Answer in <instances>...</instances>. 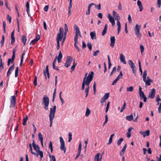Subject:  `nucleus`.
Here are the masks:
<instances>
[{
	"label": "nucleus",
	"instance_id": "nucleus-1",
	"mask_svg": "<svg viewBox=\"0 0 161 161\" xmlns=\"http://www.w3.org/2000/svg\"><path fill=\"white\" fill-rule=\"evenodd\" d=\"M113 15L114 18L116 20H117V25L118 26V35L119 34L121 29V24L119 21L120 19V17L118 14L115 11L113 10Z\"/></svg>",
	"mask_w": 161,
	"mask_h": 161
},
{
	"label": "nucleus",
	"instance_id": "nucleus-2",
	"mask_svg": "<svg viewBox=\"0 0 161 161\" xmlns=\"http://www.w3.org/2000/svg\"><path fill=\"white\" fill-rule=\"evenodd\" d=\"M49 103V98L46 95H44L42 98V104L44 106V109L45 110H48Z\"/></svg>",
	"mask_w": 161,
	"mask_h": 161
},
{
	"label": "nucleus",
	"instance_id": "nucleus-3",
	"mask_svg": "<svg viewBox=\"0 0 161 161\" xmlns=\"http://www.w3.org/2000/svg\"><path fill=\"white\" fill-rule=\"evenodd\" d=\"M141 27V25L138 24L136 25L134 28L135 32L137 37L140 40L142 37V34L140 33V31Z\"/></svg>",
	"mask_w": 161,
	"mask_h": 161
},
{
	"label": "nucleus",
	"instance_id": "nucleus-4",
	"mask_svg": "<svg viewBox=\"0 0 161 161\" xmlns=\"http://www.w3.org/2000/svg\"><path fill=\"white\" fill-rule=\"evenodd\" d=\"M128 63L130 67L132 69L133 73L134 75L135 76H136V69L134 64L131 60H129L128 61Z\"/></svg>",
	"mask_w": 161,
	"mask_h": 161
},
{
	"label": "nucleus",
	"instance_id": "nucleus-5",
	"mask_svg": "<svg viewBox=\"0 0 161 161\" xmlns=\"http://www.w3.org/2000/svg\"><path fill=\"white\" fill-rule=\"evenodd\" d=\"M16 49L15 48H14L13 51V55L12 57L11 58H9L8 61L7 65L8 66H9L10 63H12L15 59V54L16 52Z\"/></svg>",
	"mask_w": 161,
	"mask_h": 161
},
{
	"label": "nucleus",
	"instance_id": "nucleus-6",
	"mask_svg": "<svg viewBox=\"0 0 161 161\" xmlns=\"http://www.w3.org/2000/svg\"><path fill=\"white\" fill-rule=\"evenodd\" d=\"M60 141V148L61 150L64 151V153H65L66 148L65 146V143L64 140L62 137L61 136L59 137Z\"/></svg>",
	"mask_w": 161,
	"mask_h": 161
},
{
	"label": "nucleus",
	"instance_id": "nucleus-7",
	"mask_svg": "<svg viewBox=\"0 0 161 161\" xmlns=\"http://www.w3.org/2000/svg\"><path fill=\"white\" fill-rule=\"evenodd\" d=\"M50 113L49 115V118H54L55 113L56 109V107L54 106L53 108H50Z\"/></svg>",
	"mask_w": 161,
	"mask_h": 161
},
{
	"label": "nucleus",
	"instance_id": "nucleus-8",
	"mask_svg": "<svg viewBox=\"0 0 161 161\" xmlns=\"http://www.w3.org/2000/svg\"><path fill=\"white\" fill-rule=\"evenodd\" d=\"M73 60V58L70 56L67 57L66 60V63L65 64L64 66L66 68H68L70 66Z\"/></svg>",
	"mask_w": 161,
	"mask_h": 161
},
{
	"label": "nucleus",
	"instance_id": "nucleus-9",
	"mask_svg": "<svg viewBox=\"0 0 161 161\" xmlns=\"http://www.w3.org/2000/svg\"><path fill=\"white\" fill-rule=\"evenodd\" d=\"M94 73L93 71H91L89 73L87 77V79L86 82L88 83H90L94 77Z\"/></svg>",
	"mask_w": 161,
	"mask_h": 161
},
{
	"label": "nucleus",
	"instance_id": "nucleus-10",
	"mask_svg": "<svg viewBox=\"0 0 161 161\" xmlns=\"http://www.w3.org/2000/svg\"><path fill=\"white\" fill-rule=\"evenodd\" d=\"M109 93H105L104 96L101 99V105H103V103L106 102V100L109 97Z\"/></svg>",
	"mask_w": 161,
	"mask_h": 161
},
{
	"label": "nucleus",
	"instance_id": "nucleus-11",
	"mask_svg": "<svg viewBox=\"0 0 161 161\" xmlns=\"http://www.w3.org/2000/svg\"><path fill=\"white\" fill-rule=\"evenodd\" d=\"M16 102V97L14 95L12 97V98L10 100V103L11 104L10 105V107L13 108L14 107L15 105Z\"/></svg>",
	"mask_w": 161,
	"mask_h": 161
},
{
	"label": "nucleus",
	"instance_id": "nucleus-12",
	"mask_svg": "<svg viewBox=\"0 0 161 161\" xmlns=\"http://www.w3.org/2000/svg\"><path fill=\"white\" fill-rule=\"evenodd\" d=\"M156 91L154 88H153L151 90V91L149 92L148 97L152 99L153 98L155 95Z\"/></svg>",
	"mask_w": 161,
	"mask_h": 161
},
{
	"label": "nucleus",
	"instance_id": "nucleus-13",
	"mask_svg": "<svg viewBox=\"0 0 161 161\" xmlns=\"http://www.w3.org/2000/svg\"><path fill=\"white\" fill-rule=\"evenodd\" d=\"M40 36L39 35H37L36 36V38L33 40L30 43V45H33L34 44H36L38 41L40 39Z\"/></svg>",
	"mask_w": 161,
	"mask_h": 161
},
{
	"label": "nucleus",
	"instance_id": "nucleus-14",
	"mask_svg": "<svg viewBox=\"0 0 161 161\" xmlns=\"http://www.w3.org/2000/svg\"><path fill=\"white\" fill-rule=\"evenodd\" d=\"M123 76L122 72V71H120V74L113 81L112 84V85H113L115 84L117 81L119 80Z\"/></svg>",
	"mask_w": 161,
	"mask_h": 161
},
{
	"label": "nucleus",
	"instance_id": "nucleus-15",
	"mask_svg": "<svg viewBox=\"0 0 161 161\" xmlns=\"http://www.w3.org/2000/svg\"><path fill=\"white\" fill-rule=\"evenodd\" d=\"M44 74L45 77V79H47V75L48 78H49V72L48 65H47L46 66V69L44 71Z\"/></svg>",
	"mask_w": 161,
	"mask_h": 161
},
{
	"label": "nucleus",
	"instance_id": "nucleus-16",
	"mask_svg": "<svg viewBox=\"0 0 161 161\" xmlns=\"http://www.w3.org/2000/svg\"><path fill=\"white\" fill-rule=\"evenodd\" d=\"M139 133L143 136L144 137H145L146 136H148L149 135L150 131L148 130L145 131H140Z\"/></svg>",
	"mask_w": 161,
	"mask_h": 161
},
{
	"label": "nucleus",
	"instance_id": "nucleus-17",
	"mask_svg": "<svg viewBox=\"0 0 161 161\" xmlns=\"http://www.w3.org/2000/svg\"><path fill=\"white\" fill-rule=\"evenodd\" d=\"M38 153H37L35 152H33V151L31 153L35 155V156H36L37 157L38 156V155H39L40 156V159H41L43 157V152L42 151H39V152H37Z\"/></svg>",
	"mask_w": 161,
	"mask_h": 161
},
{
	"label": "nucleus",
	"instance_id": "nucleus-18",
	"mask_svg": "<svg viewBox=\"0 0 161 161\" xmlns=\"http://www.w3.org/2000/svg\"><path fill=\"white\" fill-rule=\"evenodd\" d=\"M89 84L85 81V84L87 86V87L86 88L85 93L86 95V97L88 95L89 91Z\"/></svg>",
	"mask_w": 161,
	"mask_h": 161
},
{
	"label": "nucleus",
	"instance_id": "nucleus-19",
	"mask_svg": "<svg viewBox=\"0 0 161 161\" xmlns=\"http://www.w3.org/2000/svg\"><path fill=\"white\" fill-rule=\"evenodd\" d=\"M115 39L114 36H111L110 41L111 43L110 44V46L112 47H114V43L115 42Z\"/></svg>",
	"mask_w": 161,
	"mask_h": 161
},
{
	"label": "nucleus",
	"instance_id": "nucleus-20",
	"mask_svg": "<svg viewBox=\"0 0 161 161\" xmlns=\"http://www.w3.org/2000/svg\"><path fill=\"white\" fill-rule=\"evenodd\" d=\"M64 36L63 34H61L58 33L57 34V37L56 38L57 42H59L61 41L62 39Z\"/></svg>",
	"mask_w": 161,
	"mask_h": 161
},
{
	"label": "nucleus",
	"instance_id": "nucleus-21",
	"mask_svg": "<svg viewBox=\"0 0 161 161\" xmlns=\"http://www.w3.org/2000/svg\"><path fill=\"white\" fill-rule=\"evenodd\" d=\"M14 30L11 34V43L12 45L14 44L15 41V39L14 36Z\"/></svg>",
	"mask_w": 161,
	"mask_h": 161
},
{
	"label": "nucleus",
	"instance_id": "nucleus-22",
	"mask_svg": "<svg viewBox=\"0 0 161 161\" xmlns=\"http://www.w3.org/2000/svg\"><path fill=\"white\" fill-rule=\"evenodd\" d=\"M137 4L138 6H139V8L140 9V11H142V10L143 9V7L142 6V2L140 0H138L137 2Z\"/></svg>",
	"mask_w": 161,
	"mask_h": 161
},
{
	"label": "nucleus",
	"instance_id": "nucleus-23",
	"mask_svg": "<svg viewBox=\"0 0 161 161\" xmlns=\"http://www.w3.org/2000/svg\"><path fill=\"white\" fill-rule=\"evenodd\" d=\"M38 136L39 140L41 142L42 146L43 147V137L42 133H39L38 134Z\"/></svg>",
	"mask_w": 161,
	"mask_h": 161
},
{
	"label": "nucleus",
	"instance_id": "nucleus-24",
	"mask_svg": "<svg viewBox=\"0 0 161 161\" xmlns=\"http://www.w3.org/2000/svg\"><path fill=\"white\" fill-rule=\"evenodd\" d=\"M120 60L125 64H126V62L125 60V58L124 56L122 53H121L120 55Z\"/></svg>",
	"mask_w": 161,
	"mask_h": 161
},
{
	"label": "nucleus",
	"instance_id": "nucleus-25",
	"mask_svg": "<svg viewBox=\"0 0 161 161\" xmlns=\"http://www.w3.org/2000/svg\"><path fill=\"white\" fill-rule=\"evenodd\" d=\"M90 35L91 38L92 40L94 39L95 40L97 39L96 33L95 31L91 32Z\"/></svg>",
	"mask_w": 161,
	"mask_h": 161
},
{
	"label": "nucleus",
	"instance_id": "nucleus-26",
	"mask_svg": "<svg viewBox=\"0 0 161 161\" xmlns=\"http://www.w3.org/2000/svg\"><path fill=\"white\" fill-rule=\"evenodd\" d=\"M145 82L146 86H150L151 85L150 83H152L153 82V80L152 79H148L146 80H145V81H144Z\"/></svg>",
	"mask_w": 161,
	"mask_h": 161
},
{
	"label": "nucleus",
	"instance_id": "nucleus-27",
	"mask_svg": "<svg viewBox=\"0 0 161 161\" xmlns=\"http://www.w3.org/2000/svg\"><path fill=\"white\" fill-rule=\"evenodd\" d=\"M74 28L75 30V34L79 35V34L80 33L79 28L76 25H75Z\"/></svg>",
	"mask_w": 161,
	"mask_h": 161
},
{
	"label": "nucleus",
	"instance_id": "nucleus-28",
	"mask_svg": "<svg viewBox=\"0 0 161 161\" xmlns=\"http://www.w3.org/2000/svg\"><path fill=\"white\" fill-rule=\"evenodd\" d=\"M108 18L109 21L111 22H114L115 21L114 19L111 16L110 14H108Z\"/></svg>",
	"mask_w": 161,
	"mask_h": 161
},
{
	"label": "nucleus",
	"instance_id": "nucleus-29",
	"mask_svg": "<svg viewBox=\"0 0 161 161\" xmlns=\"http://www.w3.org/2000/svg\"><path fill=\"white\" fill-rule=\"evenodd\" d=\"M21 40L22 42L23 43L24 46L26 44V42L27 40V38L24 35L22 36L21 37Z\"/></svg>",
	"mask_w": 161,
	"mask_h": 161
},
{
	"label": "nucleus",
	"instance_id": "nucleus-30",
	"mask_svg": "<svg viewBox=\"0 0 161 161\" xmlns=\"http://www.w3.org/2000/svg\"><path fill=\"white\" fill-rule=\"evenodd\" d=\"M108 28V25L107 24L105 25L104 27V29L102 32V35L103 36L106 34Z\"/></svg>",
	"mask_w": 161,
	"mask_h": 161
},
{
	"label": "nucleus",
	"instance_id": "nucleus-31",
	"mask_svg": "<svg viewBox=\"0 0 161 161\" xmlns=\"http://www.w3.org/2000/svg\"><path fill=\"white\" fill-rule=\"evenodd\" d=\"M126 119L127 120L130 121L132 120L133 119V115L131 114L130 115L127 116L126 117Z\"/></svg>",
	"mask_w": 161,
	"mask_h": 161
},
{
	"label": "nucleus",
	"instance_id": "nucleus-32",
	"mask_svg": "<svg viewBox=\"0 0 161 161\" xmlns=\"http://www.w3.org/2000/svg\"><path fill=\"white\" fill-rule=\"evenodd\" d=\"M132 129V128L130 127L128 129V132L127 133V137L129 138H130L131 136V131Z\"/></svg>",
	"mask_w": 161,
	"mask_h": 161
},
{
	"label": "nucleus",
	"instance_id": "nucleus-33",
	"mask_svg": "<svg viewBox=\"0 0 161 161\" xmlns=\"http://www.w3.org/2000/svg\"><path fill=\"white\" fill-rule=\"evenodd\" d=\"M33 147L34 149L36 152H39V151H40V148L38 145H37Z\"/></svg>",
	"mask_w": 161,
	"mask_h": 161
},
{
	"label": "nucleus",
	"instance_id": "nucleus-34",
	"mask_svg": "<svg viewBox=\"0 0 161 161\" xmlns=\"http://www.w3.org/2000/svg\"><path fill=\"white\" fill-rule=\"evenodd\" d=\"M114 136V134H112L109 138V141L108 142V145H109L111 144L112 142L113 141V137Z\"/></svg>",
	"mask_w": 161,
	"mask_h": 161
},
{
	"label": "nucleus",
	"instance_id": "nucleus-35",
	"mask_svg": "<svg viewBox=\"0 0 161 161\" xmlns=\"http://www.w3.org/2000/svg\"><path fill=\"white\" fill-rule=\"evenodd\" d=\"M4 64V63H3L2 59H1L0 61V72L3 69Z\"/></svg>",
	"mask_w": 161,
	"mask_h": 161
},
{
	"label": "nucleus",
	"instance_id": "nucleus-36",
	"mask_svg": "<svg viewBox=\"0 0 161 161\" xmlns=\"http://www.w3.org/2000/svg\"><path fill=\"white\" fill-rule=\"evenodd\" d=\"M100 154L97 153L94 157V161H99V156Z\"/></svg>",
	"mask_w": 161,
	"mask_h": 161
},
{
	"label": "nucleus",
	"instance_id": "nucleus-37",
	"mask_svg": "<svg viewBox=\"0 0 161 161\" xmlns=\"http://www.w3.org/2000/svg\"><path fill=\"white\" fill-rule=\"evenodd\" d=\"M28 119V117L27 115H25V117L23 119V124L24 125H26V122Z\"/></svg>",
	"mask_w": 161,
	"mask_h": 161
},
{
	"label": "nucleus",
	"instance_id": "nucleus-38",
	"mask_svg": "<svg viewBox=\"0 0 161 161\" xmlns=\"http://www.w3.org/2000/svg\"><path fill=\"white\" fill-rule=\"evenodd\" d=\"M147 71L146 70H145L143 72V81H145V80L146 79V76L147 75Z\"/></svg>",
	"mask_w": 161,
	"mask_h": 161
},
{
	"label": "nucleus",
	"instance_id": "nucleus-39",
	"mask_svg": "<svg viewBox=\"0 0 161 161\" xmlns=\"http://www.w3.org/2000/svg\"><path fill=\"white\" fill-rule=\"evenodd\" d=\"M91 113V111L90 109L88 108H87L86 110V116L87 117L89 116Z\"/></svg>",
	"mask_w": 161,
	"mask_h": 161
},
{
	"label": "nucleus",
	"instance_id": "nucleus-40",
	"mask_svg": "<svg viewBox=\"0 0 161 161\" xmlns=\"http://www.w3.org/2000/svg\"><path fill=\"white\" fill-rule=\"evenodd\" d=\"M26 12L27 13H28V12L29 11V8H30V6H29V3L28 1L27 2L26 4Z\"/></svg>",
	"mask_w": 161,
	"mask_h": 161
},
{
	"label": "nucleus",
	"instance_id": "nucleus-41",
	"mask_svg": "<svg viewBox=\"0 0 161 161\" xmlns=\"http://www.w3.org/2000/svg\"><path fill=\"white\" fill-rule=\"evenodd\" d=\"M2 39L0 43L1 44V47H2L4 44V40H5V37L4 35H2Z\"/></svg>",
	"mask_w": 161,
	"mask_h": 161
},
{
	"label": "nucleus",
	"instance_id": "nucleus-42",
	"mask_svg": "<svg viewBox=\"0 0 161 161\" xmlns=\"http://www.w3.org/2000/svg\"><path fill=\"white\" fill-rule=\"evenodd\" d=\"M72 139V134L71 132H69V139L68 142H71Z\"/></svg>",
	"mask_w": 161,
	"mask_h": 161
},
{
	"label": "nucleus",
	"instance_id": "nucleus-43",
	"mask_svg": "<svg viewBox=\"0 0 161 161\" xmlns=\"http://www.w3.org/2000/svg\"><path fill=\"white\" fill-rule=\"evenodd\" d=\"M138 64L139 68V70L140 72H141V75H142V70L141 68V63L140 60H139L138 61Z\"/></svg>",
	"mask_w": 161,
	"mask_h": 161
},
{
	"label": "nucleus",
	"instance_id": "nucleus-44",
	"mask_svg": "<svg viewBox=\"0 0 161 161\" xmlns=\"http://www.w3.org/2000/svg\"><path fill=\"white\" fill-rule=\"evenodd\" d=\"M124 139L123 138H121L119 139V140L117 141V144L118 146L120 145L122 142L123 141Z\"/></svg>",
	"mask_w": 161,
	"mask_h": 161
},
{
	"label": "nucleus",
	"instance_id": "nucleus-45",
	"mask_svg": "<svg viewBox=\"0 0 161 161\" xmlns=\"http://www.w3.org/2000/svg\"><path fill=\"white\" fill-rule=\"evenodd\" d=\"M19 74V67H17L16 68L15 70V77H17L18 75Z\"/></svg>",
	"mask_w": 161,
	"mask_h": 161
},
{
	"label": "nucleus",
	"instance_id": "nucleus-46",
	"mask_svg": "<svg viewBox=\"0 0 161 161\" xmlns=\"http://www.w3.org/2000/svg\"><path fill=\"white\" fill-rule=\"evenodd\" d=\"M156 4L157 7L160 8L161 6V0H157V3Z\"/></svg>",
	"mask_w": 161,
	"mask_h": 161
},
{
	"label": "nucleus",
	"instance_id": "nucleus-47",
	"mask_svg": "<svg viewBox=\"0 0 161 161\" xmlns=\"http://www.w3.org/2000/svg\"><path fill=\"white\" fill-rule=\"evenodd\" d=\"M49 147L50 149L51 152L52 153L53 151V147L52 143L51 141L50 142Z\"/></svg>",
	"mask_w": 161,
	"mask_h": 161
},
{
	"label": "nucleus",
	"instance_id": "nucleus-48",
	"mask_svg": "<svg viewBox=\"0 0 161 161\" xmlns=\"http://www.w3.org/2000/svg\"><path fill=\"white\" fill-rule=\"evenodd\" d=\"M140 97L141 99H142L145 96L143 92L140 93L139 94Z\"/></svg>",
	"mask_w": 161,
	"mask_h": 161
},
{
	"label": "nucleus",
	"instance_id": "nucleus-49",
	"mask_svg": "<svg viewBox=\"0 0 161 161\" xmlns=\"http://www.w3.org/2000/svg\"><path fill=\"white\" fill-rule=\"evenodd\" d=\"M133 87L132 86H130V87L127 88V92H132L133 90Z\"/></svg>",
	"mask_w": 161,
	"mask_h": 161
},
{
	"label": "nucleus",
	"instance_id": "nucleus-50",
	"mask_svg": "<svg viewBox=\"0 0 161 161\" xmlns=\"http://www.w3.org/2000/svg\"><path fill=\"white\" fill-rule=\"evenodd\" d=\"M126 106V102L125 101L124 102V104L120 109V112H122L125 108Z\"/></svg>",
	"mask_w": 161,
	"mask_h": 161
},
{
	"label": "nucleus",
	"instance_id": "nucleus-51",
	"mask_svg": "<svg viewBox=\"0 0 161 161\" xmlns=\"http://www.w3.org/2000/svg\"><path fill=\"white\" fill-rule=\"evenodd\" d=\"M62 92H61L60 93H59V98H60V99L62 102V104H63L64 103V100L62 98V97H61V94H62Z\"/></svg>",
	"mask_w": 161,
	"mask_h": 161
},
{
	"label": "nucleus",
	"instance_id": "nucleus-52",
	"mask_svg": "<svg viewBox=\"0 0 161 161\" xmlns=\"http://www.w3.org/2000/svg\"><path fill=\"white\" fill-rule=\"evenodd\" d=\"M140 48L141 49V52L142 54L143 53L144 50V46L142 44H141L140 45Z\"/></svg>",
	"mask_w": 161,
	"mask_h": 161
},
{
	"label": "nucleus",
	"instance_id": "nucleus-53",
	"mask_svg": "<svg viewBox=\"0 0 161 161\" xmlns=\"http://www.w3.org/2000/svg\"><path fill=\"white\" fill-rule=\"evenodd\" d=\"M161 100L160 98L159 97V96L158 95L156 99V101L157 102V105H158L159 104V101Z\"/></svg>",
	"mask_w": 161,
	"mask_h": 161
},
{
	"label": "nucleus",
	"instance_id": "nucleus-54",
	"mask_svg": "<svg viewBox=\"0 0 161 161\" xmlns=\"http://www.w3.org/2000/svg\"><path fill=\"white\" fill-rule=\"evenodd\" d=\"M95 5V8L98 10H100L101 9V4L99 3L98 5H97L96 4L94 5Z\"/></svg>",
	"mask_w": 161,
	"mask_h": 161
},
{
	"label": "nucleus",
	"instance_id": "nucleus-55",
	"mask_svg": "<svg viewBox=\"0 0 161 161\" xmlns=\"http://www.w3.org/2000/svg\"><path fill=\"white\" fill-rule=\"evenodd\" d=\"M7 19L8 20L9 23H11V22L12 17L10 16L9 14L7 15Z\"/></svg>",
	"mask_w": 161,
	"mask_h": 161
},
{
	"label": "nucleus",
	"instance_id": "nucleus-56",
	"mask_svg": "<svg viewBox=\"0 0 161 161\" xmlns=\"http://www.w3.org/2000/svg\"><path fill=\"white\" fill-rule=\"evenodd\" d=\"M87 46L90 51H91L92 49V45L90 43H88L87 44Z\"/></svg>",
	"mask_w": 161,
	"mask_h": 161
},
{
	"label": "nucleus",
	"instance_id": "nucleus-57",
	"mask_svg": "<svg viewBox=\"0 0 161 161\" xmlns=\"http://www.w3.org/2000/svg\"><path fill=\"white\" fill-rule=\"evenodd\" d=\"M72 5H69V8H68V14H69V15L70 13H71V8H72Z\"/></svg>",
	"mask_w": 161,
	"mask_h": 161
},
{
	"label": "nucleus",
	"instance_id": "nucleus-58",
	"mask_svg": "<svg viewBox=\"0 0 161 161\" xmlns=\"http://www.w3.org/2000/svg\"><path fill=\"white\" fill-rule=\"evenodd\" d=\"M93 89L94 93H95L96 92V83L95 82H94L93 84Z\"/></svg>",
	"mask_w": 161,
	"mask_h": 161
},
{
	"label": "nucleus",
	"instance_id": "nucleus-59",
	"mask_svg": "<svg viewBox=\"0 0 161 161\" xmlns=\"http://www.w3.org/2000/svg\"><path fill=\"white\" fill-rule=\"evenodd\" d=\"M64 32V29L62 27H60L59 30V33H58L61 34H63Z\"/></svg>",
	"mask_w": 161,
	"mask_h": 161
},
{
	"label": "nucleus",
	"instance_id": "nucleus-60",
	"mask_svg": "<svg viewBox=\"0 0 161 161\" xmlns=\"http://www.w3.org/2000/svg\"><path fill=\"white\" fill-rule=\"evenodd\" d=\"M62 56H62V54L61 52V51H60L57 58L62 59Z\"/></svg>",
	"mask_w": 161,
	"mask_h": 161
},
{
	"label": "nucleus",
	"instance_id": "nucleus-61",
	"mask_svg": "<svg viewBox=\"0 0 161 161\" xmlns=\"http://www.w3.org/2000/svg\"><path fill=\"white\" fill-rule=\"evenodd\" d=\"M33 83L34 85L35 86H36L37 85V77L36 76H35V77L34 80L33 81Z\"/></svg>",
	"mask_w": 161,
	"mask_h": 161
},
{
	"label": "nucleus",
	"instance_id": "nucleus-62",
	"mask_svg": "<svg viewBox=\"0 0 161 161\" xmlns=\"http://www.w3.org/2000/svg\"><path fill=\"white\" fill-rule=\"evenodd\" d=\"M85 80H83V82L82 83V86L81 87V90H83L85 89Z\"/></svg>",
	"mask_w": 161,
	"mask_h": 161
},
{
	"label": "nucleus",
	"instance_id": "nucleus-63",
	"mask_svg": "<svg viewBox=\"0 0 161 161\" xmlns=\"http://www.w3.org/2000/svg\"><path fill=\"white\" fill-rule=\"evenodd\" d=\"M99 53V51L98 50H97L96 51H94L93 54V56H97Z\"/></svg>",
	"mask_w": 161,
	"mask_h": 161
},
{
	"label": "nucleus",
	"instance_id": "nucleus-64",
	"mask_svg": "<svg viewBox=\"0 0 161 161\" xmlns=\"http://www.w3.org/2000/svg\"><path fill=\"white\" fill-rule=\"evenodd\" d=\"M126 145H127V144H126L124 145V147L122 149L121 151V152H123L125 153V150H126V147H127Z\"/></svg>",
	"mask_w": 161,
	"mask_h": 161
}]
</instances>
